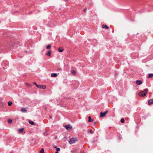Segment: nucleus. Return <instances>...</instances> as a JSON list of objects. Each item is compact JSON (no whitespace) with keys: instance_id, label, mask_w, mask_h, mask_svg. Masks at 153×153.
I'll return each instance as SVG.
<instances>
[{"instance_id":"11","label":"nucleus","mask_w":153,"mask_h":153,"mask_svg":"<svg viewBox=\"0 0 153 153\" xmlns=\"http://www.w3.org/2000/svg\"><path fill=\"white\" fill-rule=\"evenodd\" d=\"M21 111L23 112H26L27 110H26L25 108H22L21 109Z\"/></svg>"},{"instance_id":"4","label":"nucleus","mask_w":153,"mask_h":153,"mask_svg":"<svg viewBox=\"0 0 153 153\" xmlns=\"http://www.w3.org/2000/svg\"><path fill=\"white\" fill-rule=\"evenodd\" d=\"M108 112V110L104 112H101L100 113V117H104Z\"/></svg>"},{"instance_id":"2","label":"nucleus","mask_w":153,"mask_h":153,"mask_svg":"<svg viewBox=\"0 0 153 153\" xmlns=\"http://www.w3.org/2000/svg\"><path fill=\"white\" fill-rule=\"evenodd\" d=\"M77 141V139L76 138H73L70 139L68 140V142L70 144H72L75 143Z\"/></svg>"},{"instance_id":"17","label":"nucleus","mask_w":153,"mask_h":153,"mask_svg":"<svg viewBox=\"0 0 153 153\" xmlns=\"http://www.w3.org/2000/svg\"><path fill=\"white\" fill-rule=\"evenodd\" d=\"M47 55L48 56H50L51 55V52L50 51H49L48 53H47Z\"/></svg>"},{"instance_id":"29","label":"nucleus","mask_w":153,"mask_h":153,"mask_svg":"<svg viewBox=\"0 0 153 153\" xmlns=\"http://www.w3.org/2000/svg\"><path fill=\"white\" fill-rule=\"evenodd\" d=\"M52 118V117L51 116H50L49 117V119H51Z\"/></svg>"},{"instance_id":"1","label":"nucleus","mask_w":153,"mask_h":153,"mask_svg":"<svg viewBox=\"0 0 153 153\" xmlns=\"http://www.w3.org/2000/svg\"><path fill=\"white\" fill-rule=\"evenodd\" d=\"M148 91V89H146L144 90V91L139 92V95L140 96L144 97L146 95Z\"/></svg>"},{"instance_id":"18","label":"nucleus","mask_w":153,"mask_h":153,"mask_svg":"<svg viewBox=\"0 0 153 153\" xmlns=\"http://www.w3.org/2000/svg\"><path fill=\"white\" fill-rule=\"evenodd\" d=\"M36 87L39 88H42L41 85H36Z\"/></svg>"},{"instance_id":"15","label":"nucleus","mask_w":153,"mask_h":153,"mask_svg":"<svg viewBox=\"0 0 153 153\" xmlns=\"http://www.w3.org/2000/svg\"><path fill=\"white\" fill-rule=\"evenodd\" d=\"M8 105L9 106H10L12 104V102L11 101H9L8 102Z\"/></svg>"},{"instance_id":"16","label":"nucleus","mask_w":153,"mask_h":153,"mask_svg":"<svg viewBox=\"0 0 153 153\" xmlns=\"http://www.w3.org/2000/svg\"><path fill=\"white\" fill-rule=\"evenodd\" d=\"M58 51L60 52H62L63 51V49H61L60 48H59L58 49Z\"/></svg>"},{"instance_id":"19","label":"nucleus","mask_w":153,"mask_h":153,"mask_svg":"<svg viewBox=\"0 0 153 153\" xmlns=\"http://www.w3.org/2000/svg\"><path fill=\"white\" fill-rule=\"evenodd\" d=\"M120 121H121V123H123L124 122V121H125V120H124V119L123 118H122L121 119Z\"/></svg>"},{"instance_id":"20","label":"nucleus","mask_w":153,"mask_h":153,"mask_svg":"<svg viewBox=\"0 0 153 153\" xmlns=\"http://www.w3.org/2000/svg\"><path fill=\"white\" fill-rule=\"evenodd\" d=\"M40 153H44V150L43 148H42L40 152Z\"/></svg>"},{"instance_id":"13","label":"nucleus","mask_w":153,"mask_h":153,"mask_svg":"<svg viewBox=\"0 0 153 153\" xmlns=\"http://www.w3.org/2000/svg\"><path fill=\"white\" fill-rule=\"evenodd\" d=\"M88 121L89 122H92L93 121V120H92L91 119V117L89 116L88 117Z\"/></svg>"},{"instance_id":"9","label":"nucleus","mask_w":153,"mask_h":153,"mask_svg":"<svg viewBox=\"0 0 153 153\" xmlns=\"http://www.w3.org/2000/svg\"><path fill=\"white\" fill-rule=\"evenodd\" d=\"M102 27L106 29H108L109 28L108 27L105 25H102Z\"/></svg>"},{"instance_id":"5","label":"nucleus","mask_w":153,"mask_h":153,"mask_svg":"<svg viewBox=\"0 0 153 153\" xmlns=\"http://www.w3.org/2000/svg\"><path fill=\"white\" fill-rule=\"evenodd\" d=\"M136 83L137 85H140L142 83V82L140 80H137L136 81Z\"/></svg>"},{"instance_id":"6","label":"nucleus","mask_w":153,"mask_h":153,"mask_svg":"<svg viewBox=\"0 0 153 153\" xmlns=\"http://www.w3.org/2000/svg\"><path fill=\"white\" fill-rule=\"evenodd\" d=\"M153 103V99L149 100L148 102V104L149 105H150Z\"/></svg>"},{"instance_id":"10","label":"nucleus","mask_w":153,"mask_h":153,"mask_svg":"<svg viewBox=\"0 0 153 153\" xmlns=\"http://www.w3.org/2000/svg\"><path fill=\"white\" fill-rule=\"evenodd\" d=\"M29 123L30 124L32 125H34V123L32 121H31L30 120H28Z\"/></svg>"},{"instance_id":"14","label":"nucleus","mask_w":153,"mask_h":153,"mask_svg":"<svg viewBox=\"0 0 153 153\" xmlns=\"http://www.w3.org/2000/svg\"><path fill=\"white\" fill-rule=\"evenodd\" d=\"M23 128H20L19 130V132L20 133H21L23 131Z\"/></svg>"},{"instance_id":"3","label":"nucleus","mask_w":153,"mask_h":153,"mask_svg":"<svg viewBox=\"0 0 153 153\" xmlns=\"http://www.w3.org/2000/svg\"><path fill=\"white\" fill-rule=\"evenodd\" d=\"M65 128L68 130H70L72 129V127L70 125H66L65 126Z\"/></svg>"},{"instance_id":"7","label":"nucleus","mask_w":153,"mask_h":153,"mask_svg":"<svg viewBox=\"0 0 153 153\" xmlns=\"http://www.w3.org/2000/svg\"><path fill=\"white\" fill-rule=\"evenodd\" d=\"M88 133H91V134H93L94 133V132L92 130L90 129L88 130Z\"/></svg>"},{"instance_id":"27","label":"nucleus","mask_w":153,"mask_h":153,"mask_svg":"<svg viewBox=\"0 0 153 153\" xmlns=\"http://www.w3.org/2000/svg\"><path fill=\"white\" fill-rule=\"evenodd\" d=\"M87 10V9L86 8H85L84 10H83V11L85 12H86Z\"/></svg>"},{"instance_id":"22","label":"nucleus","mask_w":153,"mask_h":153,"mask_svg":"<svg viewBox=\"0 0 153 153\" xmlns=\"http://www.w3.org/2000/svg\"><path fill=\"white\" fill-rule=\"evenodd\" d=\"M153 76V74H150L149 75V78H150L152 77V76Z\"/></svg>"},{"instance_id":"30","label":"nucleus","mask_w":153,"mask_h":153,"mask_svg":"<svg viewBox=\"0 0 153 153\" xmlns=\"http://www.w3.org/2000/svg\"><path fill=\"white\" fill-rule=\"evenodd\" d=\"M55 153H58V151H56L55 152Z\"/></svg>"},{"instance_id":"23","label":"nucleus","mask_w":153,"mask_h":153,"mask_svg":"<svg viewBox=\"0 0 153 153\" xmlns=\"http://www.w3.org/2000/svg\"><path fill=\"white\" fill-rule=\"evenodd\" d=\"M12 122V120H11L10 119H8V123H11Z\"/></svg>"},{"instance_id":"31","label":"nucleus","mask_w":153,"mask_h":153,"mask_svg":"<svg viewBox=\"0 0 153 153\" xmlns=\"http://www.w3.org/2000/svg\"><path fill=\"white\" fill-rule=\"evenodd\" d=\"M26 85H28V83H26Z\"/></svg>"},{"instance_id":"8","label":"nucleus","mask_w":153,"mask_h":153,"mask_svg":"<svg viewBox=\"0 0 153 153\" xmlns=\"http://www.w3.org/2000/svg\"><path fill=\"white\" fill-rule=\"evenodd\" d=\"M57 76V74L56 73H52L51 74V76L52 77H55Z\"/></svg>"},{"instance_id":"33","label":"nucleus","mask_w":153,"mask_h":153,"mask_svg":"<svg viewBox=\"0 0 153 153\" xmlns=\"http://www.w3.org/2000/svg\"><path fill=\"white\" fill-rule=\"evenodd\" d=\"M94 124H96V122H94Z\"/></svg>"},{"instance_id":"32","label":"nucleus","mask_w":153,"mask_h":153,"mask_svg":"<svg viewBox=\"0 0 153 153\" xmlns=\"http://www.w3.org/2000/svg\"><path fill=\"white\" fill-rule=\"evenodd\" d=\"M10 153H13V152H11Z\"/></svg>"},{"instance_id":"12","label":"nucleus","mask_w":153,"mask_h":153,"mask_svg":"<svg viewBox=\"0 0 153 153\" xmlns=\"http://www.w3.org/2000/svg\"><path fill=\"white\" fill-rule=\"evenodd\" d=\"M71 72L72 74L73 75H75L76 74V72L74 70H71Z\"/></svg>"},{"instance_id":"26","label":"nucleus","mask_w":153,"mask_h":153,"mask_svg":"<svg viewBox=\"0 0 153 153\" xmlns=\"http://www.w3.org/2000/svg\"><path fill=\"white\" fill-rule=\"evenodd\" d=\"M60 150V149L59 148H57L56 149V150L57 151H59Z\"/></svg>"},{"instance_id":"25","label":"nucleus","mask_w":153,"mask_h":153,"mask_svg":"<svg viewBox=\"0 0 153 153\" xmlns=\"http://www.w3.org/2000/svg\"><path fill=\"white\" fill-rule=\"evenodd\" d=\"M44 134V135L45 136H46V135H48V134H47V132H45L44 133H43Z\"/></svg>"},{"instance_id":"21","label":"nucleus","mask_w":153,"mask_h":153,"mask_svg":"<svg viewBox=\"0 0 153 153\" xmlns=\"http://www.w3.org/2000/svg\"><path fill=\"white\" fill-rule=\"evenodd\" d=\"M51 45H48L46 47V49H49L51 48Z\"/></svg>"},{"instance_id":"24","label":"nucleus","mask_w":153,"mask_h":153,"mask_svg":"<svg viewBox=\"0 0 153 153\" xmlns=\"http://www.w3.org/2000/svg\"><path fill=\"white\" fill-rule=\"evenodd\" d=\"M42 88H43V89H45L46 88V86L45 85H42Z\"/></svg>"},{"instance_id":"28","label":"nucleus","mask_w":153,"mask_h":153,"mask_svg":"<svg viewBox=\"0 0 153 153\" xmlns=\"http://www.w3.org/2000/svg\"><path fill=\"white\" fill-rule=\"evenodd\" d=\"M33 84H34L36 86V85H37L35 82H33Z\"/></svg>"}]
</instances>
